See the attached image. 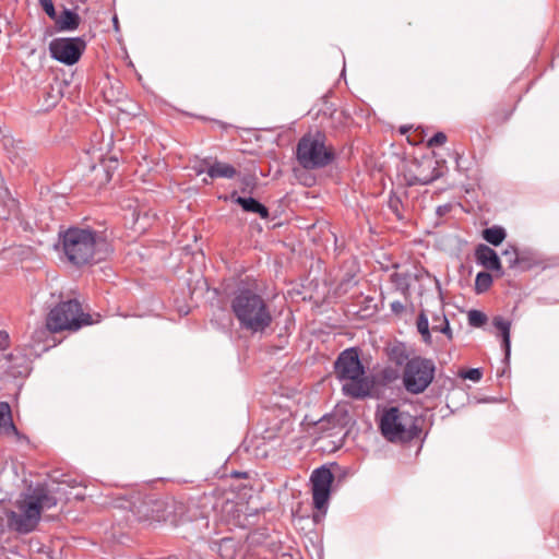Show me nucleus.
<instances>
[{
	"label": "nucleus",
	"mask_w": 559,
	"mask_h": 559,
	"mask_svg": "<svg viewBox=\"0 0 559 559\" xmlns=\"http://www.w3.org/2000/svg\"><path fill=\"white\" fill-rule=\"evenodd\" d=\"M62 251L74 265L97 263L108 255V243L90 227H69L59 234Z\"/></svg>",
	"instance_id": "1"
},
{
	"label": "nucleus",
	"mask_w": 559,
	"mask_h": 559,
	"mask_svg": "<svg viewBox=\"0 0 559 559\" xmlns=\"http://www.w3.org/2000/svg\"><path fill=\"white\" fill-rule=\"evenodd\" d=\"M57 503L55 492L45 486H37L16 500L17 511L7 512L8 526L17 533L27 534L36 528L41 512L56 507Z\"/></svg>",
	"instance_id": "2"
},
{
	"label": "nucleus",
	"mask_w": 559,
	"mask_h": 559,
	"mask_svg": "<svg viewBox=\"0 0 559 559\" xmlns=\"http://www.w3.org/2000/svg\"><path fill=\"white\" fill-rule=\"evenodd\" d=\"M231 310L241 329L252 333L270 326L272 316L263 297L249 288L238 289L231 299Z\"/></svg>",
	"instance_id": "3"
},
{
	"label": "nucleus",
	"mask_w": 559,
	"mask_h": 559,
	"mask_svg": "<svg viewBox=\"0 0 559 559\" xmlns=\"http://www.w3.org/2000/svg\"><path fill=\"white\" fill-rule=\"evenodd\" d=\"M298 164L306 170L324 168L335 158L332 145L326 143V135L321 131L304 134L296 146Z\"/></svg>",
	"instance_id": "4"
},
{
	"label": "nucleus",
	"mask_w": 559,
	"mask_h": 559,
	"mask_svg": "<svg viewBox=\"0 0 559 559\" xmlns=\"http://www.w3.org/2000/svg\"><path fill=\"white\" fill-rule=\"evenodd\" d=\"M334 372L340 380H347L343 391L347 396L361 399L369 394V383L364 378V367L355 348L343 350L334 362Z\"/></svg>",
	"instance_id": "5"
},
{
	"label": "nucleus",
	"mask_w": 559,
	"mask_h": 559,
	"mask_svg": "<svg viewBox=\"0 0 559 559\" xmlns=\"http://www.w3.org/2000/svg\"><path fill=\"white\" fill-rule=\"evenodd\" d=\"M417 418L399 407L383 409L379 418V429L385 440L405 443L419 437L421 429Z\"/></svg>",
	"instance_id": "6"
},
{
	"label": "nucleus",
	"mask_w": 559,
	"mask_h": 559,
	"mask_svg": "<svg viewBox=\"0 0 559 559\" xmlns=\"http://www.w3.org/2000/svg\"><path fill=\"white\" fill-rule=\"evenodd\" d=\"M93 323L90 313L82 310L78 300H68L53 307L47 318L46 326L50 332L78 331L84 325Z\"/></svg>",
	"instance_id": "7"
},
{
	"label": "nucleus",
	"mask_w": 559,
	"mask_h": 559,
	"mask_svg": "<svg viewBox=\"0 0 559 559\" xmlns=\"http://www.w3.org/2000/svg\"><path fill=\"white\" fill-rule=\"evenodd\" d=\"M436 366L431 359L414 357L406 361L403 369V384L412 394L423 393L433 381Z\"/></svg>",
	"instance_id": "8"
},
{
	"label": "nucleus",
	"mask_w": 559,
	"mask_h": 559,
	"mask_svg": "<svg viewBox=\"0 0 559 559\" xmlns=\"http://www.w3.org/2000/svg\"><path fill=\"white\" fill-rule=\"evenodd\" d=\"M86 48L82 37L55 38L49 44V51L53 59L67 66L75 64Z\"/></svg>",
	"instance_id": "9"
},
{
	"label": "nucleus",
	"mask_w": 559,
	"mask_h": 559,
	"mask_svg": "<svg viewBox=\"0 0 559 559\" xmlns=\"http://www.w3.org/2000/svg\"><path fill=\"white\" fill-rule=\"evenodd\" d=\"M333 479V474L326 467L317 468L311 474L313 506L319 511L326 509Z\"/></svg>",
	"instance_id": "10"
},
{
	"label": "nucleus",
	"mask_w": 559,
	"mask_h": 559,
	"mask_svg": "<svg viewBox=\"0 0 559 559\" xmlns=\"http://www.w3.org/2000/svg\"><path fill=\"white\" fill-rule=\"evenodd\" d=\"M415 170H411L408 175V185H429L440 177L437 162L426 158L414 164Z\"/></svg>",
	"instance_id": "11"
},
{
	"label": "nucleus",
	"mask_w": 559,
	"mask_h": 559,
	"mask_svg": "<svg viewBox=\"0 0 559 559\" xmlns=\"http://www.w3.org/2000/svg\"><path fill=\"white\" fill-rule=\"evenodd\" d=\"M491 326L495 329V335L497 338H500L501 341V348L503 350V362L506 364V367L499 373V377H502L506 374L507 369L509 368V360L511 355V342H510V329H511V321L508 319H504L500 316H496L491 319Z\"/></svg>",
	"instance_id": "12"
},
{
	"label": "nucleus",
	"mask_w": 559,
	"mask_h": 559,
	"mask_svg": "<svg viewBox=\"0 0 559 559\" xmlns=\"http://www.w3.org/2000/svg\"><path fill=\"white\" fill-rule=\"evenodd\" d=\"M167 503L160 499L146 498L138 507L136 513L141 520L167 521Z\"/></svg>",
	"instance_id": "13"
},
{
	"label": "nucleus",
	"mask_w": 559,
	"mask_h": 559,
	"mask_svg": "<svg viewBox=\"0 0 559 559\" xmlns=\"http://www.w3.org/2000/svg\"><path fill=\"white\" fill-rule=\"evenodd\" d=\"M203 164L207 166L206 170L204 168H200L197 170L198 174H201L203 171H206L210 178L216 179V178H228L231 179L236 176L237 170L234 166L222 163L218 160L211 162L210 159H204Z\"/></svg>",
	"instance_id": "14"
},
{
	"label": "nucleus",
	"mask_w": 559,
	"mask_h": 559,
	"mask_svg": "<svg viewBox=\"0 0 559 559\" xmlns=\"http://www.w3.org/2000/svg\"><path fill=\"white\" fill-rule=\"evenodd\" d=\"M501 254L510 267L519 266L521 270H526L534 264V262L526 258L525 252H519L516 247L512 245H508Z\"/></svg>",
	"instance_id": "15"
},
{
	"label": "nucleus",
	"mask_w": 559,
	"mask_h": 559,
	"mask_svg": "<svg viewBox=\"0 0 559 559\" xmlns=\"http://www.w3.org/2000/svg\"><path fill=\"white\" fill-rule=\"evenodd\" d=\"M56 25L59 31H74L81 23V17L78 13L64 9L59 15H57Z\"/></svg>",
	"instance_id": "16"
},
{
	"label": "nucleus",
	"mask_w": 559,
	"mask_h": 559,
	"mask_svg": "<svg viewBox=\"0 0 559 559\" xmlns=\"http://www.w3.org/2000/svg\"><path fill=\"white\" fill-rule=\"evenodd\" d=\"M235 202L239 204L246 212L257 213L261 218L269 217L267 207L253 198L237 197L235 198Z\"/></svg>",
	"instance_id": "17"
},
{
	"label": "nucleus",
	"mask_w": 559,
	"mask_h": 559,
	"mask_svg": "<svg viewBox=\"0 0 559 559\" xmlns=\"http://www.w3.org/2000/svg\"><path fill=\"white\" fill-rule=\"evenodd\" d=\"M3 427L7 431L17 433L16 427L11 420V408L5 402H0V428Z\"/></svg>",
	"instance_id": "18"
},
{
	"label": "nucleus",
	"mask_w": 559,
	"mask_h": 559,
	"mask_svg": "<svg viewBox=\"0 0 559 559\" xmlns=\"http://www.w3.org/2000/svg\"><path fill=\"white\" fill-rule=\"evenodd\" d=\"M431 329H432V331L441 332V333L445 334L449 340L452 338V331L450 329L449 321L444 314H441V316L435 314L432 317Z\"/></svg>",
	"instance_id": "19"
},
{
	"label": "nucleus",
	"mask_w": 559,
	"mask_h": 559,
	"mask_svg": "<svg viewBox=\"0 0 559 559\" xmlns=\"http://www.w3.org/2000/svg\"><path fill=\"white\" fill-rule=\"evenodd\" d=\"M223 512L230 515V519H227V522L233 525H241L240 521V511L238 509V506L235 502L227 501L225 506L223 507Z\"/></svg>",
	"instance_id": "20"
},
{
	"label": "nucleus",
	"mask_w": 559,
	"mask_h": 559,
	"mask_svg": "<svg viewBox=\"0 0 559 559\" xmlns=\"http://www.w3.org/2000/svg\"><path fill=\"white\" fill-rule=\"evenodd\" d=\"M417 330L425 342H430L429 321L425 310H423L417 318Z\"/></svg>",
	"instance_id": "21"
},
{
	"label": "nucleus",
	"mask_w": 559,
	"mask_h": 559,
	"mask_svg": "<svg viewBox=\"0 0 559 559\" xmlns=\"http://www.w3.org/2000/svg\"><path fill=\"white\" fill-rule=\"evenodd\" d=\"M468 324L474 328H480L487 322L486 313L479 310H469L467 313Z\"/></svg>",
	"instance_id": "22"
},
{
	"label": "nucleus",
	"mask_w": 559,
	"mask_h": 559,
	"mask_svg": "<svg viewBox=\"0 0 559 559\" xmlns=\"http://www.w3.org/2000/svg\"><path fill=\"white\" fill-rule=\"evenodd\" d=\"M459 377L464 380H471L473 382H479L483 378V369L481 368H472V369H461L459 371Z\"/></svg>",
	"instance_id": "23"
},
{
	"label": "nucleus",
	"mask_w": 559,
	"mask_h": 559,
	"mask_svg": "<svg viewBox=\"0 0 559 559\" xmlns=\"http://www.w3.org/2000/svg\"><path fill=\"white\" fill-rule=\"evenodd\" d=\"M507 237L506 229L500 225L491 226V247L500 246Z\"/></svg>",
	"instance_id": "24"
},
{
	"label": "nucleus",
	"mask_w": 559,
	"mask_h": 559,
	"mask_svg": "<svg viewBox=\"0 0 559 559\" xmlns=\"http://www.w3.org/2000/svg\"><path fill=\"white\" fill-rule=\"evenodd\" d=\"M20 141H15L11 135L2 134L0 132V146L9 154H13L15 148H19Z\"/></svg>",
	"instance_id": "25"
},
{
	"label": "nucleus",
	"mask_w": 559,
	"mask_h": 559,
	"mask_svg": "<svg viewBox=\"0 0 559 559\" xmlns=\"http://www.w3.org/2000/svg\"><path fill=\"white\" fill-rule=\"evenodd\" d=\"M475 288L477 293H485L489 289V272L484 271L477 274Z\"/></svg>",
	"instance_id": "26"
},
{
	"label": "nucleus",
	"mask_w": 559,
	"mask_h": 559,
	"mask_svg": "<svg viewBox=\"0 0 559 559\" xmlns=\"http://www.w3.org/2000/svg\"><path fill=\"white\" fill-rule=\"evenodd\" d=\"M476 260L479 264L489 269V247L486 245H479L476 250Z\"/></svg>",
	"instance_id": "27"
},
{
	"label": "nucleus",
	"mask_w": 559,
	"mask_h": 559,
	"mask_svg": "<svg viewBox=\"0 0 559 559\" xmlns=\"http://www.w3.org/2000/svg\"><path fill=\"white\" fill-rule=\"evenodd\" d=\"M460 206L459 203H455V202H449V203H445V204H442V205H439L437 209H436V215L439 217V218H442L444 216H448L449 214H451L454 210H456L457 207Z\"/></svg>",
	"instance_id": "28"
},
{
	"label": "nucleus",
	"mask_w": 559,
	"mask_h": 559,
	"mask_svg": "<svg viewBox=\"0 0 559 559\" xmlns=\"http://www.w3.org/2000/svg\"><path fill=\"white\" fill-rule=\"evenodd\" d=\"M392 358L397 365L406 364V361L408 360L404 348L401 346H396L392 349Z\"/></svg>",
	"instance_id": "29"
},
{
	"label": "nucleus",
	"mask_w": 559,
	"mask_h": 559,
	"mask_svg": "<svg viewBox=\"0 0 559 559\" xmlns=\"http://www.w3.org/2000/svg\"><path fill=\"white\" fill-rule=\"evenodd\" d=\"M39 4L50 19L56 20L57 12L52 0H39Z\"/></svg>",
	"instance_id": "30"
},
{
	"label": "nucleus",
	"mask_w": 559,
	"mask_h": 559,
	"mask_svg": "<svg viewBox=\"0 0 559 559\" xmlns=\"http://www.w3.org/2000/svg\"><path fill=\"white\" fill-rule=\"evenodd\" d=\"M447 142V135L443 132H437L432 138L428 140V146H439Z\"/></svg>",
	"instance_id": "31"
},
{
	"label": "nucleus",
	"mask_w": 559,
	"mask_h": 559,
	"mask_svg": "<svg viewBox=\"0 0 559 559\" xmlns=\"http://www.w3.org/2000/svg\"><path fill=\"white\" fill-rule=\"evenodd\" d=\"M490 267H491V273L492 272H500L501 271V260L498 255V253L491 249V253H490Z\"/></svg>",
	"instance_id": "32"
},
{
	"label": "nucleus",
	"mask_w": 559,
	"mask_h": 559,
	"mask_svg": "<svg viewBox=\"0 0 559 559\" xmlns=\"http://www.w3.org/2000/svg\"><path fill=\"white\" fill-rule=\"evenodd\" d=\"M8 335L0 333V349H4L7 347Z\"/></svg>",
	"instance_id": "33"
},
{
	"label": "nucleus",
	"mask_w": 559,
	"mask_h": 559,
	"mask_svg": "<svg viewBox=\"0 0 559 559\" xmlns=\"http://www.w3.org/2000/svg\"><path fill=\"white\" fill-rule=\"evenodd\" d=\"M391 308H392V310H393L394 312H400V311H402V310H403V308H404V307H403V305H402L401 302L395 301V302H392V304H391Z\"/></svg>",
	"instance_id": "34"
},
{
	"label": "nucleus",
	"mask_w": 559,
	"mask_h": 559,
	"mask_svg": "<svg viewBox=\"0 0 559 559\" xmlns=\"http://www.w3.org/2000/svg\"><path fill=\"white\" fill-rule=\"evenodd\" d=\"M481 236H483V238H484L486 241H488V242H489V237H490V234H489V227L484 228V229L481 230Z\"/></svg>",
	"instance_id": "35"
},
{
	"label": "nucleus",
	"mask_w": 559,
	"mask_h": 559,
	"mask_svg": "<svg viewBox=\"0 0 559 559\" xmlns=\"http://www.w3.org/2000/svg\"><path fill=\"white\" fill-rule=\"evenodd\" d=\"M1 193L8 194V189L3 188V178L0 175V194Z\"/></svg>",
	"instance_id": "36"
},
{
	"label": "nucleus",
	"mask_w": 559,
	"mask_h": 559,
	"mask_svg": "<svg viewBox=\"0 0 559 559\" xmlns=\"http://www.w3.org/2000/svg\"><path fill=\"white\" fill-rule=\"evenodd\" d=\"M231 543V539L224 538L221 543V548L227 547Z\"/></svg>",
	"instance_id": "37"
}]
</instances>
